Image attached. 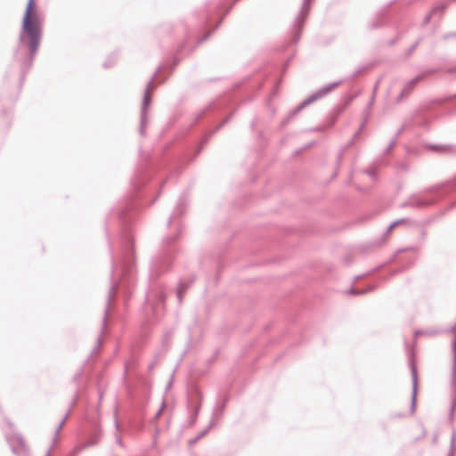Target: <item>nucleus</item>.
Wrapping results in <instances>:
<instances>
[{"mask_svg":"<svg viewBox=\"0 0 456 456\" xmlns=\"http://www.w3.org/2000/svg\"><path fill=\"white\" fill-rule=\"evenodd\" d=\"M137 208L134 202L126 201L116 208L110 213V218H117L120 223L121 233L119 238L120 248L118 253L114 254L110 244V235L108 227H106V237L108 240L110 250L111 253V274L110 279L113 280L115 275L119 277L118 281H113L110 285V291L106 300L104 309V316L102 324V332L106 329L107 316L110 309V302L117 293L119 286L126 287L130 289V285L134 282V240L129 228L132 221V212Z\"/></svg>","mask_w":456,"mask_h":456,"instance_id":"nucleus-1","label":"nucleus"},{"mask_svg":"<svg viewBox=\"0 0 456 456\" xmlns=\"http://www.w3.org/2000/svg\"><path fill=\"white\" fill-rule=\"evenodd\" d=\"M35 7V0H28L21 21L18 47L14 53V58L20 62L22 69L20 84L25 78V72L32 66L42 39V27Z\"/></svg>","mask_w":456,"mask_h":456,"instance_id":"nucleus-2","label":"nucleus"},{"mask_svg":"<svg viewBox=\"0 0 456 456\" xmlns=\"http://www.w3.org/2000/svg\"><path fill=\"white\" fill-rule=\"evenodd\" d=\"M164 69L163 66H159L152 75L151 78L147 82L143 98H142V103L141 108V117H140V126H139V133L140 135L142 137L146 136V126L148 123V116H147V109L151 103V95H150V89L152 86L154 80L156 79L159 73Z\"/></svg>","mask_w":456,"mask_h":456,"instance_id":"nucleus-3","label":"nucleus"},{"mask_svg":"<svg viewBox=\"0 0 456 456\" xmlns=\"http://www.w3.org/2000/svg\"><path fill=\"white\" fill-rule=\"evenodd\" d=\"M166 299L165 289L161 285L152 286L145 296V304L151 309L156 317L159 314V309L164 307Z\"/></svg>","mask_w":456,"mask_h":456,"instance_id":"nucleus-4","label":"nucleus"},{"mask_svg":"<svg viewBox=\"0 0 456 456\" xmlns=\"http://www.w3.org/2000/svg\"><path fill=\"white\" fill-rule=\"evenodd\" d=\"M343 80L336 81L333 83H330L328 85H325L324 86L321 87L318 91L315 93L310 94L306 99H305L292 112L291 116L297 115L299 111H301L303 109L310 105L311 103L322 99V97L329 94L335 87L340 86L342 84Z\"/></svg>","mask_w":456,"mask_h":456,"instance_id":"nucleus-5","label":"nucleus"},{"mask_svg":"<svg viewBox=\"0 0 456 456\" xmlns=\"http://www.w3.org/2000/svg\"><path fill=\"white\" fill-rule=\"evenodd\" d=\"M312 0H303L301 10L293 22L292 43L299 41L305 21L309 14Z\"/></svg>","mask_w":456,"mask_h":456,"instance_id":"nucleus-6","label":"nucleus"},{"mask_svg":"<svg viewBox=\"0 0 456 456\" xmlns=\"http://www.w3.org/2000/svg\"><path fill=\"white\" fill-rule=\"evenodd\" d=\"M172 260L173 251L171 249L163 250L159 256L152 260L151 276H158L161 273L167 271L170 266Z\"/></svg>","mask_w":456,"mask_h":456,"instance_id":"nucleus-7","label":"nucleus"},{"mask_svg":"<svg viewBox=\"0 0 456 456\" xmlns=\"http://www.w3.org/2000/svg\"><path fill=\"white\" fill-rule=\"evenodd\" d=\"M426 148L440 155L456 156V144H428Z\"/></svg>","mask_w":456,"mask_h":456,"instance_id":"nucleus-8","label":"nucleus"},{"mask_svg":"<svg viewBox=\"0 0 456 456\" xmlns=\"http://www.w3.org/2000/svg\"><path fill=\"white\" fill-rule=\"evenodd\" d=\"M394 1L390 2L385 8L379 10L375 15L368 21L367 27L369 29H378L384 26L386 9L388 8Z\"/></svg>","mask_w":456,"mask_h":456,"instance_id":"nucleus-9","label":"nucleus"},{"mask_svg":"<svg viewBox=\"0 0 456 456\" xmlns=\"http://www.w3.org/2000/svg\"><path fill=\"white\" fill-rule=\"evenodd\" d=\"M432 202L426 200L422 198H420L417 194H412L408 198L407 200H405L402 205L401 208H424L428 205H430Z\"/></svg>","mask_w":456,"mask_h":456,"instance_id":"nucleus-10","label":"nucleus"},{"mask_svg":"<svg viewBox=\"0 0 456 456\" xmlns=\"http://www.w3.org/2000/svg\"><path fill=\"white\" fill-rule=\"evenodd\" d=\"M411 374L412 379V393L411 399V406L410 412L413 414L416 407V397H417V384H418V372L415 365L413 363L411 364Z\"/></svg>","mask_w":456,"mask_h":456,"instance_id":"nucleus-11","label":"nucleus"},{"mask_svg":"<svg viewBox=\"0 0 456 456\" xmlns=\"http://www.w3.org/2000/svg\"><path fill=\"white\" fill-rule=\"evenodd\" d=\"M443 189H447V191H452V190L456 189V176L453 177L452 180H449L444 183L427 188L426 191L430 192V193H436V192L440 191Z\"/></svg>","mask_w":456,"mask_h":456,"instance_id":"nucleus-12","label":"nucleus"},{"mask_svg":"<svg viewBox=\"0 0 456 456\" xmlns=\"http://www.w3.org/2000/svg\"><path fill=\"white\" fill-rule=\"evenodd\" d=\"M101 440V432L100 431H95L94 434H93L91 436V437L86 442L84 443L83 444L76 447V451L77 452H80L89 446H93V445H96Z\"/></svg>","mask_w":456,"mask_h":456,"instance_id":"nucleus-13","label":"nucleus"},{"mask_svg":"<svg viewBox=\"0 0 456 456\" xmlns=\"http://www.w3.org/2000/svg\"><path fill=\"white\" fill-rule=\"evenodd\" d=\"M186 204L183 199H180L177 202V205L174 210V213L168 219V225L172 224V222L179 216L183 215L185 212Z\"/></svg>","mask_w":456,"mask_h":456,"instance_id":"nucleus-14","label":"nucleus"},{"mask_svg":"<svg viewBox=\"0 0 456 456\" xmlns=\"http://www.w3.org/2000/svg\"><path fill=\"white\" fill-rule=\"evenodd\" d=\"M452 366L451 373V383L455 386L456 383V338L452 341Z\"/></svg>","mask_w":456,"mask_h":456,"instance_id":"nucleus-15","label":"nucleus"},{"mask_svg":"<svg viewBox=\"0 0 456 456\" xmlns=\"http://www.w3.org/2000/svg\"><path fill=\"white\" fill-rule=\"evenodd\" d=\"M423 78V74H419L410 81H408L403 90L406 93L407 95L411 94L413 89L415 88L417 83Z\"/></svg>","mask_w":456,"mask_h":456,"instance_id":"nucleus-16","label":"nucleus"},{"mask_svg":"<svg viewBox=\"0 0 456 456\" xmlns=\"http://www.w3.org/2000/svg\"><path fill=\"white\" fill-rule=\"evenodd\" d=\"M194 281V278L191 279L190 281L186 282V281H180L179 284H178V287H177V289H176V294H177V300H178V303L181 304L182 303V298H183V293L185 292V290L190 287V284L192 283Z\"/></svg>","mask_w":456,"mask_h":456,"instance_id":"nucleus-17","label":"nucleus"},{"mask_svg":"<svg viewBox=\"0 0 456 456\" xmlns=\"http://www.w3.org/2000/svg\"><path fill=\"white\" fill-rule=\"evenodd\" d=\"M227 399H224L223 403H217L213 410V418L223 415Z\"/></svg>","mask_w":456,"mask_h":456,"instance_id":"nucleus-18","label":"nucleus"},{"mask_svg":"<svg viewBox=\"0 0 456 456\" xmlns=\"http://www.w3.org/2000/svg\"><path fill=\"white\" fill-rule=\"evenodd\" d=\"M375 289L374 286L370 285V286H368L367 288L363 289H354V288H351L348 292L352 295H354V296H359V295H364L366 293H369L370 291H373Z\"/></svg>","mask_w":456,"mask_h":456,"instance_id":"nucleus-19","label":"nucleus"},{"mask_svg":"<svg viewBox=\"0 0 456 456\" xmlns=\"http://www.w3.org/2000/svg\"><path fill=\"white\" fill-rule=\"evenodd\" d=\"M407 222V219L405 218H402V219H399V220H396V221H394L393 223H391L387 228L386 229V231L384 232V235H387L395 227H396V225L400 224H403V223H405Z\"/></svg>","mask_w":456,"mask_h":456,"instance_id":"nucleus-20","label":"nucleus"},{"mask_svg":"<svg viewBox=\"0 0 456 456\" xmlns=\"http://www.w3.org/2000/svg\"><path fill=\"white\" fill-rule=\"evenodd\" d=\"M447 7V4H437L436 6H434L432 9H431V12L435 15L436 13H443L444 11L446 9Z\"/></svg>","mask_w":456,"mask_h":456,"instance_id":"nucleus-21","label":"nucleus"},{"mask_svg":"<svg viewBox=\"0 0 456 456\" xmlns=\"http://www.w3.org/2000/svg\"><path fill=\"white\" fill-rule=\"evenodd\" d=\"M214 425V421L211 420L208 426L201 433L199 434V436L192 441V443H195L200 438L203 437L213 428Z\"/></svg>","mask_w":456,"mask_h":456,"instance_id":"nucleus-22","label":"nucleus"},{"mask_svg":"<svg viewBox=\"0 0 456 456\" xmlns=\"http://www.w3.org/2000/svg\"><path fill=\"white\" fill-rule=\"evenodd\" d=\"M69 412H70V410H69V411H68V412L65 414L64 418H63V419L61 420V422L59 423V425H58V427H57V428H56V431H55V438H54V440L56 439L57 435L59 434V432H60V431H61V429L62 428V427H63V425H64L65 421L67 420V419H68V416H69Z\"/></svg>","mask_w":456,"mask_h":456,"instance_id":"nucleus-23","label":"nucleus"},{"mask_svg":"<svg viewBox=\"0 0 456 456\" xmlns=\"http://www.w3.org/2000/svg\"><path fill=\"white\" fill-rule=\"evenodd\" d=\"M421 38H419L407 51H406V56H411L413 52L415 51V49L418 47V45L420 44L421 42Z\"/></svg>","mask_w":456,"mask_h":456,"instance_id":"nucleus-24","label":"nucleus"},{"mask_svg":"<svg viewBox=\"0 0 456 456\" xmlns=\"http://www.w3.org/2000/svg\"><path fill=\"white\" fill-rule=\"evenodd\" d=\"M83 372H84V366H82L80 368V370L74 375V377L72 379V382L78 384L82 378Z\"/></svg>","mask_w":456,"mask_h":456,"instance_id":"nucleus-25","label":"nucleus"},{"mask_svg":"<svg viewBox=\"0 0 456 456\" xmlns=\"http://www.w3.org/2000/svg\"><path fill=\"white\" fill-rule=\"evenodd\" d=\"M200 405H198L195 407L194 411L191 413L190 424L193 425L196 421V419L198 417L199 411H200Z\"/></svg>","mask_w":456,"mask_h":456,"instance_id":"nucleus-26","label":"nucleus"},{"mask_svg":"<svg viewBox=\"0 0 456 456\" xmlns=\"http://www.w3.org/2000/svg\"><path fill=\"white\" fill-rule=\"evenodd\" d=\"M220 23H221V20L218 22V24L214 28V29H213L212 31H208V32H207V33H206V34H205V35H204V36H203V37L199 40V44H201L202 42H204V41L208 40V37H210L211 33H212L213 31H215V30L218 28V26H219V24H220Z\"/></svg>","mask_w":456,"mask_h":456,"instance_id":"nucleus-27","label":"nucleus"},{"mask_svg":"<svg viewBox=\"0 0 456 456\" xmlns=\"http://www.w3.org/2000/svg\"><path fill=\"white\" fill-rule=\"evenodd\" d=\"M425 330V336H436V335H438L442 332V330H432V329H428V330Z\"/></svg>","mask_w":456,"mask_h":456,"instance_id":"nucleus-28","label":"nucleus"},{"mask_svg":"<svg viewBox=\"0 0 456 456\" xmlns=\"http://www.w3.org/2000/svg\"><path fill=\"white\" fill-rule=\"evenodd\" d=\"M179 233L177 232L175 236H169V237H167L163 240V244L164 245H168L170 244L172 241H174L175 240L177 239Z\"/></svg>","mask_w":456,"mask_h":456,"instance_id":"nucleus-29","label":"nucleus"},{"mask_svg":"<svg viewBox=\"0 0 456 456\" xmlns=\"http://www.w3.org/2000/svg\"><path fill=\"white\" fill-rule=\"evenodd\" d=\"M102 336L100 335L98 339H97V343H96V346L93 348V351H92V354H95L98 352L100 346H102Z\"/></svg>","mask_w":456,"mask_h":456,"instance_id":"nucleus-30","label":"nucleus"},{"mask_svg":"<svg viewBox=\"0 0 456 456\" xmlns=\"http://www.w3.org/2000/svg\"><path fill=\"white\" fill-rule=\"evenodd\" d=\"M368 69L367 66H362V67H359L356 70H354V72L352 74L351 76V78H354L355 77H357L360 73H362V71L366 70Z\"/></svg>","mask_w":456,"mask_h":456,"instance_id":"nucleus-31","label":"nucleus"},{"mask_svg":"<svg viewBox=\"0 0 456 456\" xmlns=\"http://www.w3.org/2000/svg\"><path fill=\"white\" fill-rule=\"evenodd\" d=\"M456 452V444L453 443V441H451L450 443V449L447 456H454Z\"/></svg>","mask_w":456,"mask_h":456,"instance_id":"nucleus-32","label":"nucleus"},{"mask_svg":"<svg viewBox=\"0 0 456 456\" xmlns=\"http://www.w3.org/2000/svg\"><path fill=\"white\" fill-rule=\"evenodd\" d=\"M395 142H396L395 138H393L391 140V142L388 143V145L387 146V148L385 149L384 153L385 154L388 153L392 150V148L395 146Z\"/></svg>","mask_w":456,"mask_h":456,"instance_id":"nucleus-33","label":"nucleus"},{"mask_svg":"<svg viewBox=\"0 0 456 456\" xmlns=\"http://www.w3.org/2000/svg\"><path fill=\"white\" fill-rule=\"evenodd\" d=\"M443 40H448L450 38H456V32L446 33L443 36Z\"/></svg>","mask_w":456,"mask_h":456,"instance_id":"nucleus-34","label":"nucleus"},{"mask_svg":"<svg viewBox=\"0 0 456 456\" xmlns=\"http://www.w3.org/2000/svg\"><path fill=\"white\" fill-rule=\"evenodd\" d=\"M18 442H19V444L20 446L21 449H23L24 451L26 450V444H25V440L22 436H18Z\"/></svg>","mask_w":456,"mask_h":456,"instance_id":"nucleus-35","label":"nucleus"},{"mask_svg":"<svg viewBox=\"0 0 456 456\" xmlns=\"http://www.w3.org/2000/svg\"><path fill=\"white\" fill-rule=\"evenodd\" d=\"M404 96H408V95L406 94V93L403 90H402L401 93L399 94V95L396 97L395 102L399 103Z\"/></svg>","mask_w":456,"mask_h":456,"instance_id":"nucleus-36","label":"nucleus"},{"mask_svg":"<svg viewBox=\"0 0 456 456\" xmlns=\"http://www.w3.org/2000/svg\"><path fill=\"white\" fill-rule=\"evenodd\" d=\"M433 15H434V14H433L431 12H430L429 13H428V14L424 17V19H423V23H424L425 25H426V24H428V23L430 21V20H431V18H432V16H433Z\"/></svg>","mask_w":456,"mask_h":456,"instance_id":"nucleus-37","label":"nucleus"},{"mask_svg":"<svg viewBox=\"0 0 456 456\" xmlns=\"http://www.w3.org/2000/svg\"><path fill=\"white\" fill-rule=\"evenodd\" d=\"M363 128H364V124H361V126H359L357 131L354 133L353 137L357 138L359 136V134L362 133V131L363 130Z\"/></svg>","mask_w":456,"mask_h":456,"instance_id":"nucleus-38","label":"nucleus"},{"mask_svg":"<svg viewBox=\"0 0 456 456\" xmlns=\"http://www.w3.org/2000/svg\"><path fill=\"white\" fill-rule=\"evenodd\" d=\"M438 69H427V70H424L423 72H421L420 74H423V77L428 75V74H432V73H436L437 72Z\"/></svg>","mask_w":456,"mask_h":456,"instance_id":"nucleus-39","label":"nucleus"},{"mask_svg":"<svg viewBox=\"0 0 456 456\" xmlns=\"http://www.w3.org/2000/svg\"><path fill=\"white\" fill-rule=\"evenodd\" d=\"M364 173L368 175H370L372 179H376V174L374 171L370 170V169H366L364 170Z\"/></svg>","mask_w":456,"mask_h":456,"instance_id":"nucleus-40","label":"nucleus"},{"mask_svg":"<svg viewBox=\"0 0 456 456\" xmlns=\"http://www.w3.org/2000/svg\"><path fill=\"white\" fill-rule=\"evenodd\" d=\"M405 127H406V125H405V124H404V125H403V126H402L397 130V132H396V134H395V137H394V138H395V139H396V138H397V137H398V136L403 133V131L405 129Z\"/></svg>","mask_w":456,"mask_h":456,"instance_id":"nucleus-41","label":"nucleus"},{"mask_svg":"<svg viewBox=\"0 0 456 456\" xmlns=\"http://www.w3.org/2000/svg\"><path fill=\"white\" fill-rule=\"evenodd\" d=\"M444 332H446V333L456 332V323L454 325L451 326L450 328H448L447 330H445Z\"/></svg>","mask_w":456,"mask_h":456,"instance_id":"nucleus-42","label":"nucleus"},{"mask_svg":"<svg viewBox=\"0 0 456 456\" xmlns=\"http://www.w3.org/2000/svg\"><path fill=\"white\" fill-rule=\"evenodd\" d=\"M374 101H375V96L372 95L370 100L369 101V102L367 104V110H366L367 111H368L369 109H370L372 107V105L374 103Z\"/></svg>","mask_w":456,"mask_h":456,"instance_id":"nucleus-43","label":"nucleus"},{"mask_svg":"<svg viewBox=\"0 0 456 456\" xmlns=\"http://www.w3.org/2000/svg\"><path fill=\"white\" fill-rule=\"evenodd\" d=\"M229 119H230V118H225V119H224V121H223V122H222V123H221V124H220V125L216 128V130L213 132V134H214V133H216L217 130H219L223 126H224V125L228 122V120H229Z\"/></svg>","mask_w":456,"mask_h":456,"instance_id":"nucleus-44","label":"nucleus"},{"mask_svg":"<svg viewBox=\"0 0 456 456\" xmlns=\"http://www.w3.org/2000/svg\"><path fill=\"white\" fill-rule=\"evenodd\" d=\"M425 330H418L414 332V336L415 337H419V336H425Z\"/></svg>","mask_w":456,"mask_h":456,"instance_id":"nucleus-45","label":"nucleus"},{"mask_svg":"<svg viewBox=\"0 0 456 456\" xmlns=\"http://www.w3.org/2000/svg\"><path fill=\"white\" fill-rule=\"evenodd\" d=\"M164 406H165V403L163 402L161 408L156 412V415H155L156 418H159L160 416V414H161V412L163 411Z\"/></svg>","mask_w":456,"mask_h":456,"instance_id":"nucleus-46","label":"nucleus"},{"mask_svg":"<svg viewBox=\"0 0 456 456\" xmlns=\"http://www.w3.org/2000/svg\"><path fill=\"white\" fill-rule=\"evenodd\" d=\"M448 73L450 74H453V75H456V67H453V68H450L446 70Z\"/></svg>","mask_w":456,"mask_h":456,"instance_id":"nucleus-47","label":"nucleus"},{"mask_svg":"<svg viewBox=\"0 0 456 456\" xmlns=\"http://www.w3.org/2000/svg\"><path fill=\"white\" fill-rule=\"evenodd\" d=\"M355 139H356V138H354V137H353V138H352V139L347 142V144L346 145V147H345V148L351 147V146L354 143V140H355Z\"/></svg>","mask_w":456,"mask_h":456,"instance_id":"nucleus-48","label":"nucleus"},{"mask_svg":"<svg viewBox=\"0 0 456 456\" xmlns=\"http://www.w3.org/2000/svg\"><path fill=\"white\" fill-rule=\"evenodd\" d=\"M116 443H117L119 446H121V447H123V446H124L123 442H122V440H121V438H120V437H117V438H116Z\"/></svg>","mask_w":456,"mask_h":456,"instance_id":"nucleus-49","label":"nucleus"},{"mask_svg":"<svg viewBox=\"0 0 456 456\" xmlns=\"http://www.w3.org/2000/svg\"><path fill=\"white\" fill-rule=\"evenodd\" d=\"M454 410H455V403H452L451 406V409H450L451 417H452Z\"/></svg>","mask_w":456,"mask_h":456,"instance_id":"nucleus-50","label":"nucleus"},{"mask_svg":"<svg viewBox=\"0 0 456 456\" xmlns=\"http://www.w3.org/2000/svg\"><path fill=\"white\" fill-rule=\"evenodd\" d=\"M154 367H155V362H151V363H150V364H149V366H148V370H149L150 371H151V370H154Z\"/></svg>","mask_w":456,"mask_h":456,"instance_id":"nucleus-51","label":"nucleus"},{"mask_svg":"<svg viewBox=\"0 0 456 456\" xmlns=\"http://www.w3.org/2000/svg\"><path fill=\"white\" fill-rule=\"evenodd\" d=\"M367 121H368V111L366 110L365 117H364L362 124H364V126H365Z\"/></svg>","mask_w":456,"mask_h":456,"instance_id":"nucleus-52","label":"nucleus"},{"mask_svg":"<svg viewBox=\"0 0 456 456\" xmlns=\"http://www.w3.org/2000/svg\"><path fill=\"white\" fill-rule=\"evenodd\" d=\"M113 63H114V62H112V63H109L108 61H105V62L103 63V67H104V68H110V66H112V65H113Z\"/></svg>","mask_w":456,"mask_h":456,"instance_id":"nucleus-53","label":"nucleus"},{"mask_svg":"<svg viewBox=\"0 0 456 456\" xmlns=\"http://www.w3.org/2000/svg\"><path fill=\"white\" fill-rule=\"evenodd\" d=\"M114 424H115V428H116L117 429H118L119 425H118V421L117 416L115 417Z\"/></svg>","mask_w":456,"mask_h":456,"instance_id":"nucleus-54","label":"nucleus"},{"mask_svg":"<svg viewBox=\"0 0 456 456\" xmlns=\"http://www.w3.org/2000/svg\"><path fill=\"white\" fill-rule=\"evenodd\" d=\"M342 156H343V151L338 154V163H340V162H341V160H342Z\"/></svg>","mask_w":456,"mask_h":456,"instance_id":"nucleus-55","label":"nucleus"},{"mask_svg":"<svg viewBox=\"0 0 456 456\" xmlns=\"http://www.w3.org/2000/svg\"><path fill=\"white\" fill-rule=\"evenodd\" d=\"M451 441H453V443L456 444V434H455V432L452 433Z\"/></svg>","mask_w":456,"mask_h":456,"instance_id":"nucleus-56","label":"nucleus"},{"mask_svg":"<svg viewBox=\"0 0 456 456\" xmlns=\"http://www.w3.org/2000/svg\"><path fill=\"white\" fill-rule=\"evenodd\" d=\"M378 86H379V82L376 83V85L374 86V88H373V94L375 96V94L377 92V89H378Z\"/></svg>","mask_w":456,"mask_h":456,"instance_id":"nucleus-57","label":"nucleus"},{"mask_svg":"<svg viewBox=\"0 0 456 456\" xmlns=\"http://www.w3.org/2000/svg\"><path fill=\"white\" fill-rule=\"evenodd\" d=\"M92 357H93V354H91L87 357V359L86 360V362H85V363H84V365H83L84 367H85V365H86V363L91 360V358H92Z\"/></svg>","mask_w":456,"mask_h":456,"instance_id":"nucleus-58","label":"nucleus"},{"mask_svg":"<svg viewBox=\"0 0 456 456\" xmlns=\"http://www.w3.org/2000/svg\"><path fill=\"white\" fill-rule=\"evenodd\" d=\"M102 397H103V393L102 392H99V403L102 402Z\"/></svg>","mask_w":456,"mask_h":456,"instance_id":"nucleus-59","label":"nucleus"},{"mask_svg":"<svg viewBox=\"0 0 456 456\" xmlns=\"http://www.w3.org/2000/svg\"><path fill=\"white\" fill-rule=\"evenodd\" d=\"M202 148H203V145H201V146L198 149V151H197V152H196V156H197V155L201 151Z\"/></svg>","mask_w":456,"mask_h":456,"instance_id":"nucleus-60","label":"nucleus"},{"mask_svg":"<svg viewBox=\"0 0 456 456\" xmlns=\"http://www.w3.org/2000/svg\"><path fill=\"white\" fill-rule=\"evenodd\" d=\"M454 98H456V94H452V95H450V96L448 97V99H449V100H452V99H454Z\"/></svg>","mask_w":456,"mask_h":456,"instance_id":"nucleus-61","label":"nucleus"},{"mask_svg":"<svg viewBox=\"0 0 456 456\" xmlns=\"http://www.w3.org/2000/svg\"><path fill=\"white\" fill-rule=\"evenodd\" d=\"M395 42H396V40H395V39H393V40H391V41L389 42V45H395Z\"/></svg>","mask_w":456,"mask_h":456,"instance_id":"nucleus-62","label":"nucleus"},{"mask_svg":"<svg viewBox=\"0 0 456 456\" xmlns=\"http://www.w3.org/2000/svg\"><path fill=\"white\" fill-rule=\"evenodd\" d=\"M12 452H13L14 454H17V449H16L15 447H12Z\"/></svg>","mask_w":456,"mask_h":456,"instance_id":"nucleus-63","label":"nucleus"},{"mask_svg":"<svg viewBox=\"0 0 456 456\" xmlns=\"http://www.w3.org/2000/svg\"><path fill=\"white\" fill-rule=\"evenodd\" d=\"M51 451H52V450H51V449H49V450L47 451V452L45 453V456H50V454H51Z\"/></svg>","mask_w":456,"mask_h":456,"instance_id":"nucleus-64","label":"nucleus"}]
</instances>
